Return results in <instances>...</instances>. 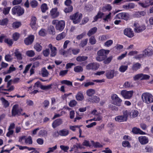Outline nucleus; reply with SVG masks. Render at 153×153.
Returning a JSON list of instances; mask_svg holds the SVG:
<instances>
[{
	"instance_id": "nucleus-1",
	"label": "nucleus",
	"mask_w": 153,
	"mask_h": 153,
	"mask_svg": "<svg viewBox=\"0 0 153 153\" xmlns=\"http://www.w3.org/2000/svg\"><path fill=\"white\" fill-rule=\"evenodd\" d=\"M52 23L55 25L56 30L60 32L63 30L65 26V22L64 20H54L52 21Z\"/></svg>"
},
{
	"instance_id": "nucleus-2",
	"label": "nucleus",
	"mask_w": 153,
	"mask_h": 153,
	"mask_svg": "<svg viewBox=\"0 0 153 153\" xmlns=\"http://www.w3.org/2000/svg\"><path fill=\"white\" fill-rule=\"evenodd\" d=\"M11 10L12 14L17 16L22 15L25 12L24 9L19 5H17L13 7Z\"/></svg>"
},
{
	"instance_id": "nucleus-3",
	"label": "nucleus",
	"mask_w": 153,
	"mask_h": 153,
	"mask_svg": "<svg viewBox=\"0 0 153 153\" xmlns=\"http://www.w3.org/2000/svg\"><path fill=\"white\" fill-rule=\"evenodd\" d=\"M23 110L21 108H19V105L17 104L14 105L11 110V115L12 117L19 116L21 115V112Z\"/></svg>"
},
{
	"instance_id": "nucleus-4",
	"label": "nucleus",
	"mask_w": 153,
	"mask_h": 153,
	"mask_svg": "<svg viewBox=\"0 0 153 153\" xmlns=\"http://www.w3.org/2000/svg\"><path fill=\"white\" fill-rule=\"evenodd\" d=\"M153 96L149 93H144L141 95V98L143 102L147 104L152 102Z\"/></svg>"
},
{
	"instance_id": "nucleus-5",
	"label": "nucleus",
	"mask_w": 153,
	"mask_h": 153,
	"mask_svg": "<svg viewBox=\"0 0 153 153\" xmlns=\"http://www.w3.org/2000/svg\"><path fill=\"white\" fill-rule=\"evenodd\" d=\"M129 115V113L127 110L123 111V115L117 116L115 118V120L116 121L119 122H121L126 121Z\"/></svg>"
},
{
	"instance_id": "nucleus-6",
	"label": "nucleus",
	"mask_w": 153,
	"mask_h": 153,
	"mask_svg": "<svg viewBox=\"0 0 153 153\" xmlns=\"http://www.w3.org/2000/svg\"><path fill=\"white\" fill-rule=\"evenodd\" d=\"M113 101V103L114 105L120 106L121 105L122 100L120 99L116 94H113L111 96Z\"/></svg>"
},
{
	"instance_id": "nucleus-7",
	"label": "nucleus",
	"mask_w": 153,
	"mask_h": 153,
	"mask_svg": "<svg viewBox=\"0 0 153 153\" xmlns=\"http://www.w3.org/2000/svg\"><path fill=\"white\" fill-rule=\"evenodd\" d=\"M134 91H127L126 90H122L121 92V94L125 99H129L131 97Z\"/></svg>"
},
{
	"instance_id": "nucleus-8",
	"label": "nucleus",
	"mask_w": 153,
	"mask_h": 153,
	"mask_svg": "<svg viewBox=\"0 0 153 153\" xmlns=\"http://www.w3.org/2000/svg\"><path fill=\"white\" fill-rule=\"evenodd\" d=\"M129 16V15L128 13H122L116 15L115 18V19H122L127 21L128 19Z\"/></svg>"
},
{
	"instance_id": "nucleus-9",
	"label": "nucleus",
	"mask_w": 153,
	"mask_h": 153,
	"mask_svg": "<svg viewBox=\"0 0 153 153\" xmlns=\"http://www.w3.org/2000/svg\"><path fill=\"white\" fill-rule=\"evenodd\" d=\"M34 39V36L33 35H30L25 39L24 43L27 45H31L33 43Z\"/></svg>"
},
{
	"instance_id": "nucleus-10",
	"label": "nucleus",
	"mask_w": 153,
	"mask_h": 153,
	"mask_svg": "<svg viewBox=\"0 0 153 153\" xmlns=\"http://www.w3.org/2000/svg\"><path fill=\"white\" fill-rule=\"evenodd\" d=\"M124 34L129 38H132L134 36V33L130 28H127L124 30Z\"/></svg>"
},
{
	"instance_id": "nucleus-11",
	"label": "nucleus",
	"mask_w": 153,
	"mask_h": 153,
	"mask_svg": "<svg viewBox=\"0 0 153 153\" xmlns=\"http://www.w3.org/2000/svg\"><path fill=\"white\" fill-rule=\"evenodd\" d=\"M48 47L50 48L51 51L50 56L51 57L55 56L57 53V49L55 47L53 46L51 44L49 45Z\"/></svg>"
},
{
	"instance_id": "nucleus-12",
	"label": "nucleus",
	"mask_w": 153,
	"mask_h": 153,
	"mask_svg": "<svg viewBox=\"0 0 153 153\" xmlns=\"http://www.w3.org/2000/svg\"><path fill=\"white\" fill-rule=\"evenodd\" d=\"M143 53L144 57L151 56L153 54V50L152 48H147L143 51Z\"/></svg>"
},
{
	"instance_id": "nucleus-13",
	"label": "nucleus",
	"mask_w": 153,
	"mask_h": 153,
	"mask_svg": "<svg viewBox=\"0 0 153 153\" xmlns=\"http://www.w3.org/2000/svg\"><path fill=\"white\" fill-rule=\"evenodd\" d=\"M50 14L53 18H55L58 16L59 13L57 11V8L56 7L52 8L50 11Z\"/></svg>"
},
{
	"instance_id": "nucleus-14",
	"label": "nucleus",
	"mask_w": 153,
	"mask_h": 153,
	"mask_svg": "<svg viewBox=\"0 0 153 153\" xmlns=\"http://www.w3.org/2000/svg\"><path fill=\"white\" fill-rule=\"evenodd\" d=\"M141 64L139 62H134L133 63L131 69L133 71H136L140 69L141 67Z\"/></svg>"
},
{
	"instance_id": "nucleus-15",
	"label": "nucleus",
	"mask_w": 153,
	"mask_h": 153,
	"mask_svg": "<svg viewBox=\"0 0 153 153\" xmlns=\"http://www.w3.org/2000/svg\"><path fill=\"white\" fill-rule=\"evenodd\" d=\"M62 123V119L60 118L57 119L55 120L52 124V127L53 128H55L61 125Z\"/></svg>"
},
{
	"instance_id": "nucleus-16",
	"label": "nucleus",
	"mask_w": 153,
	"mask_h": 153,
	"mask_svg": "<svg viewBox=\"0 0 153 153\" xmlns=\"http://www.w3.org/2000/svg\"><path fill=\"white\" fill-rule=\"evenodd\" d=\"M138 140L142 145H144L148 143L149 139L147 137L145 136H141L138 137Z\"/></svg>"
},
{
	"instance_id": "nucleus-17",
	"label": "nucleus",
	"mask_w": 153,
	"mask_h": 153,
	"mask_svg": "<svg viewBox=\"0 0 153 153\" xmlns=\"http://www.w3.org/2000/svg\"><path fill=\"white\" fill-rule=\"evenodd\" d=\"M109 50H105L104 49H102L97 51V56H105L106 57H107L106 55L108 54L109 53Z\"/></svg>"
},
{
	"instance_id": "nucleus-18",
	"label": "nucleus",
	"mask_w": 153,
	"mask_h": 153,
	"mask_svg": "<svg viewBox=\"0 0 153 153\" xmlns=\"http://www.w3.org/2000/svg\"><path fill=\"white\" fill-rule=\"evenodd\" d=\"M36 20L37 19L36 17L34 16H32L31 19L30 25L31 28L33 30H35L36 29Z\"/></svg>"
},
{
	"instance_id": "nucleus-19",
	"label": "nucleus",
	"mask_w": 153,
	"mask_h": 153,
	"mask_svg": "<svg viewBox=\"0 0 153 153\" xmlns=\"http://www.w3.org/2000/svg\"><path fill=\"white\" fill-rule=\"evenodd\" d=\"M86 68L88 70H96L98 68V66L95 63H91L86 66Z\"/></svg>"
},
{
	"instance_id": "nucleus-20",
	"label": "nucleus",
	"mask_w": 153,
	"mask_h": 153,
	"mask_svg": "<svg viewBox=\"0 0 153 153\" xmlns=\"http://www.w3.org/2000/svg\"><path fill=\"white\" fill-rule=\"evenodd\" d=\"M114 71L113 70H110L106 71V77L109 79L112 78L114 76Z\"/></svg>"
},
{
	"instance_id": "nucleus-21",
	"label": "nucleus",
	"mask_w": 153,
	"mask_h": 153,
	"mask_svg": "<svg viewBox=\"0 0 153 153\" xmlns=\"http://www.w3.org/2000/svg\"><path fill=\"white\" fill-rule=\"evenodd\" d=\"M146 14V13L144 11H138L135 13L134 16L135 17L139 18L144 16Z\"/></svg>"
},
{
	"instance_id": "nucleus-22",
	"label": "nucleus",
	"mask_w": 153,
	"mask_h": 153,
	"mask_svg": "<svg viewBox=\"0 0 153 153\" xmlns=\"http://www.w3.org/2000/svg\"><path fill=\"white\" fill-rule=\"evenodd\" d=\"M66 33L63 32L58 34L56 37V39L59 41L64 39L66 36Z\"/></svg>"
},
{
	"instance_id": "nucleus-23",
	"label": "nucleus",
	"mask_w": 153,
	"mask_h": 153,
	"mask_svg": "<svg viewBox=\"0 0 153 153\" xmlns=\"http://www.w3.org/2000/svg\"><path fill=\"white\" fill-rule=\"evenodd\" d=\"M100 99L99 97L97 96H94L91 98H89L88 100V101L92 102L98 103L100 101Z\"/></svg>"
},
{
	"instance_id": "nucleus-24",
	"label": "nucleus",
	"mask_w": 153,
	"mask_h": 153,
	"mask_svg": "<svg viewBox=\"0 0 153 153\" xmlns=\"http://www.w3.org/2000/svg\"><path fill=\"white\" fill-rule=\"evenodd\" d=\"M132 132L135 134H144L145 133L141 131L140 129L136 128H134L132 130Z\"/></svg>"
},
{
	"instance_id": "nucleus-25",
	"label": "nucleus",
	"mask_w": 153,
	"mask_h": 153,
	"mask_svg": "<svg viewBox=\"0 0 153 153\" xmlns=\"http://www.w3.org/2000/svg\"><path fill=\"white\" fill-rule=\"evenodd\" d=\"M104 15V13L101 12H99L97 15H96L94 18V20L93 21V22L97 21L99 19L101 18Z\"/></svg>"
},
{
	"instance_id": "nucleus-26",
	"label": "nucleus",
	"mask_w": 153,
	"mask_h": 153,
	"mask_svg": "<svg viewBox=\"0 0 153 153\" xmlns=\"http://www.w3.org/2000/svg\"><path fill=\"white\" fill-rule=\"evenodd\" d=\"M4 42L9 46H12L13 44V39L8 38H6L4 39Z\"/></svg>"
},
{
	"instance_id": "nucleus-27",
	"label": "nucleus",
	"mask_w": 153,
	"mask_h": 153,
	"mask_svg": "<svg viewBox=\"0 0 153 153\" xmlns=\"http://www.w3.org/2000/svg\"><path fill=\"white\" fill-rule=\"evenodd\" d=\"M9 20L7 18H5L1 20L0 19V25L6 26L8 24Z\"/></svg>"
},
{
	"instance_id": "nucleus-28",
	"label": "nucleus",
	"mask_w": 153,
	"mask_h": 153,
	"mask_svg": "<svg viewBox=\"0 0 153 153\" xmlns=\"http://www.w3.org/2000/svg\"><path fill=\"white\" fill-rule=\"evenodd\" d=\"M97 28L96 27H94L88 31L87 35L89 36H90L94 34L97 32Z\"/></svg>"
},
{
	"instance_id": "nucleus-29",
	"label": "nucleus",
	"mask_w": 153,
	"mask_h": 153,
	"mask_svg": "<svg viewBox=\"0 0 153 153\" xmlns=\"http://www.w3.org/2000/svg\"><path fill=\"white\" fill-rule=\"evenodd\" d=\"M47 131L45 130L42 129L39 131L38 135L42 137H46L47 136Z\"/></svg>"
},
{
	"instance_id": "nucleus-30",
	"label": "nucleus",
	"mask_w": 153,
	"mask_h": 153,
	"mask_svg": "<svg viewBox=\"0 0 153 153\" xmlns=\"http://www.w3.org/2000/svg\"><path fill=\"white\" fill-rule=\"evenodd\" d=\"M68 134V131L65 129L59 131V134L61 136H66Z\"/></svg>"
},
{
	"instance_id": "nucleus-31",
	"label": "nucleus",
	"mask_w": 153,
	"mask_h": 153,
	"mask_svg": "<svg viewBox=\"0 0 153 153\" xmlns=\"http://www.w3.org/2000/svg\"><path fill=\"white\" fill-rule=\"evenodd\" d=\"M1 100L4 107L7 108L9 106V103L8 101L5 100L4 98V97H1Z\"/></svg>"
},
{
	"instance_id": "nucleus-32",
	"label": "nucleus",
	"mask_w": 153,
	"mask_h": 153,
	"mask_svg": "<svg viewBox=\"0 0 153 153\" xmlns=\"http://www.w3.org/2000/svg\"><path fill=\"white\" fill-rule=\"evenodd\" d=\"M146 28L145 25H142L139 27L135 28V31L137 33H140L144 30Z\"/></svg>"
},
{
	"instance_id": "nucleus-33",
	"label": "nucleus",
	"mask_w": 153,
	"mask_h": 153,
	"mask_svg": "<svg viewBox=\"0 0 153 153\" xmlns=\"http://www.w3.org/2000/svg\"><path fill=\"white\" fill-rule=\"evenodd\" d=\"M49 75V73L45 68H43L42 69V76L43 77H47Z\"/></svg>"
},
{
	"instance_id": "nucleus-34",
	"label": "nucleus",
	"mask_w": 153,
	"mask_h": 153,
	"mask_svg": "<svg viewBox=\"0 0 153 153\" xmlns=\"http://www.w3.org/2000/svg\"><path fill=\"white\" fill-rule=\"evenodd\" d=\"M70 18L71 20L73 21L74 24H76V12L74 13V14L71 15L70 16Z\"/></svg>"
},
{
	"instance_id": "nucleus-35",
	"label": "nucleus",
	"mask_w": 153,
	"mask_h": 153,
	"mask_svg": "<svg viewBox=\"0 0 153 153\" xmlns=\"http://www.w3.org/2000/svg\"><path fill=\"white\" fill-rule=\"evenodd\" d=\"M25 143L26 144H32L33 143L32 138L30 136H28L27 138H25Z\"/></svg>"
},
{
	"instance_id": "nucleus-36",
	"label": "nucleus",
	"mask_w": 153,
	"mask_h": 153,
	"mask_svg": "<svg viewBox=\"0 0 153 153\" xmlns=\"http://www.w3.org/2000/svg\"><path fill=\"white\" fill-rule=\"evenodd\" d=\"M22 25L21 23L19 22H15L13 23L12 27L14 29L18 28Z\"/></svg>"
},
{
	"instance_id": "nucleus-37",
	"label": "nucleus",
	"mask_w": 153,
	"mask_h": 153,
	"mask_svg": "<svg viewBox=\"0 0 153 153\" xmlns=\"http://www.w3.org/2000/svg\"><path fill=\"white\" fill-rule=\"evenodd\" d=\"M34 48L37 52H39L41 51L42 47L38 43H36L34 45Z\"/></svg>"
},
{
	"instance_id": "nucleus-38",
	"label": "nucleus",
	"mask_w": 153,
	"mask_h": 153,
	"mask_svg": "<svg viewBox=\"0 0 153 153\" xmlns=\"http://www.w3.org/2000/svg\"><path fill=\"white\" fill-rule=\"evenodd\" d=\"M77 100L78 101H82L84 99V96L82 93L79 92L77 94Z\"/></svg>"
},
{
	"instance_id": "nucleus-39",
	"label": "nucleus",
	"mask_w": 153,
	"mask_h": 153,
	"mask_svg": "<svg viewBox=\"0 0 153 153\" xmlns=\"http://www.w3.org/2000/svg\"><path fill=\"white\" fill-rule=\"evenodd\" d=\"M84 9L87 12H90L93 10V6L91 4H88L85 5Z\"/></svg>"
},
{
	"instance_id": "nucleus-40",
	"label": "nucleus",
	"mask_w": 153,
	"mask_h": 153,
	"mask_svg": "<svg viewBox=\"0 0 153 153\" xmlns=\"http://www.w3.org/2000/svg\"><path fill=\"white\" fill-rule=\"evenodd\" d=\"M41 9L42 13H45L48 9L47 4L45 3L43 4L41 6Z\"/></svg>"
},
{
	"instance_id": "nucleus-41",
	"label": "nucleus",
	"mask_w": 153,
	"mask_h": 153,
	"mask_svg": "<svg viewBox=\"0 0 153 153\" xmlns=\"http://www.w3.org/2000/svg\"><path fill=\"white\" fill-rule=\"evenodd\" d=\"M26 54L27 56L30 57H33L35 55V52L33 50H28L27 51Z\"/></svg>"
},
{
	"instance_id": "nucleus-42",
	"label": "nucleus",
	"mask_w": 153,
	"mask_h": 153,
	"mask_svg": "<svg viewBox=\"0 0 153 153\" xmlns=\"http://www.w3.org/2000/svg\"><path fill=\"white\" fill-rule=\"evenodd\" d=\"M95 93V91L92 89H90L86 91V94L89 96H91Z\"/></svg>"
},
{
	"instance_id": "nucleus-43",
	"label": "nucleus",
	"mask_w": 153,
	"mask_h": 153,
	"mask_svg": "<svg viewBox=\"0 0 153 153\" xmlns=\"http://www.w3.org/2000/svg\"><path fill=\"white\" fill-rule=\"evenodd\" d=\"M15 56L18 60H20L22 59V54L19 53L18 51H16L14 52Z\"/></svg>"
},
{
	"instance_id": "nucleus-44",
	"label": "nucleus",
	"mask_w": 153,
	"mask_h": 153,
	"mask_svg": "<svg viewBox=\"0 0 153 153\" xmlns=\"http://www.w3.org/2000/svg\"><path fill=\"white\" fill-rule=\"evenodd\" d=\"M39 34L42 36H44L46 34V30L44 28H42L39 32Z\"/></svg>"
},
{
	"instance_id": "nucleus-45",
	"label": "nucleus",
	"mask_w": 153,
	"mask_h": 153,
	"mask_svg": "<svg viewBox=\"0 0 153 153\" xmlns=\"http://www.w3.org/2000/svg\"><path fill=\"white\" fill-rule=\"evenodd\" d=\"M88 57L86 56H79L77 57V61L82 62L87 60Z\"/></svg>"
},
{
	"instance_id": "nucleus-46",
	"label": "nucleus",
	"mask_w": 153,
	"mask_h": 153,
	"mask_svg": "<svg viewBox=\"0 0 153 153\" xmlns=\"http://www.w3.org/2000/svg\"><path fill=\"white\" fill-rule=\"evenodd\" d=\"M52 85L50 84L47 85H41L40 86V88L43 90H49L51 88Z\"/></svg>"
},
{
	"instance_id": "nucleus-47",
	"label": "nucleus",
	"mask_w": 153,
	"mask_h": 153,
	"mask_svg": "<svg viewBox=\"0 0 153 153\" xmlns=\"http://www.w3.org/2000/svg\"><path fill=\"white\" fill-rule=\"evenodd\" d=\"M31 6L33 8H36L38 5V2L36 0H32L31 1L30 3Z\"/></svg>"
},
{
	"instance_id": "nucleus-48",
	"label": "nucleus",
	"mask_w": 153,
	"mask_h": 153,
	"mask_svg": "<svg viewBox=\"0 0 153 153\" xmlns=\"http://www.w3.org/2000/svg\"><path fill=\"white\" fill-rule=\"evenodd\" d=\"M73 10V7L72 6H68L64 10V11L66 13H69L72 11Z\"/></svg>"
},
{
	"instance_id": "nucleus-49",
	"label": "nucleus",
	"mask_w": 153,
	"mask_h": 153,
	"mask_svg": "<svg viewBox=\"0 0 153 153\" xmlns=\"http://www.w3.org/2000/svg\"><path fill=\"white\" fill-rule=\"evenodd\" d=\"M61 82L62 84H65L68 86L72 85V83L71 82L66 80H63Z\"/></svg>"
},
{
	"instance_id": "nucleus-50",
	"label": "nucleus",
	"mask_w": 153,
	"mask_h": 153,
	"mask_svg": "<svg viewBox=\"0 0 153 153\" xmlns=\"http://www.w3.org/2000/svg\"><path fill=\"white\" fill-rule=\"evenodd\" d=\"M10 9V7H7L4 8L3 10V13L4 15H7L9 13Z\"/></svg>"
},
{
	"instance_id": "nucleus-51",
	"label": "nucleus",
	"mask_w": 153,
	"mask_h": 153,
	"mask_svg": "<svg viewBox=\"0 0 153 153\" xmlns=\"http://www.w3.org/2000/svg\"><path fill=\"white\" fill-rule=\"evenodd\" d=\"M49 31L50 34L54 35L55 34L54 28L53 26L51 25L49 27Z\"/></svg>"
},
{
	"instance_id": "nucleus-52",
	"label": "nucleus",
	"mask_w": 153,
	"mask_h": 153,
	"mask_svg": "<svg viewBox=\"0 0 153 153\" xmlns=\"http://www.w3.org/2000/svg\"><path fill=\"white\" fill-rule=\"evenodd\" d=\"M20 36L19 33H15L13 35V38L15 41H17L19 39Z\"/></svg>"
},
{
	"instance_id": "nucleus-53",
	"label": "nucleus",
	"mask_w": 153,
	"mask_h": 153,
	"mask_svg": "<svg viewBox=\"0 0 153 153\" xmlns=\"http://www.w3.org/2000/svg\"><path fill=\"white\" fill-rule=\"evenodd\" d=\"M13 65H11V66L9 67L8 70L7 71V74H10L16 70V68L14 67H13Z\"/></svg>"
},
{
	"instance_id": "nucleus-54",
	"label": "nucleus",
	"mask_w": 153,
	"mask_h": 153,
	"mask_svg": "<svg viewBox=\"0 0 153 153\" xmlns=\"http://www.w3.org/2000/svg\"><path fill=\"white\" fill-rule=\"evenodd\" d=\"M89 43L91 45L95 44L96 42V39L94 36H91L89 39Z\"/></svg>"
},
{
	"instance_id": "nucleus-55",
	"label": "nucleus",
	"mask_w": 153,
	"mask_h": 153,
	"mask_svg": "<svg viewBox=\"0 0 153 153\" xmlns=\"http://www.w3.org/2000/svg\"><path fill=\"white\" fill-rule=\"evenodd\" d=\"M111 6L109 4H107L102 8V10L104 11H105L106 10L110 11L111 9Z\"/></svg>"
},
{
	"instance_id": "nucleus-56",
	"label": "nucleus",
	"mask_w": 153,
	"mask_h": 153,
	"mask_svg": "<svg viewBox=\"0 0 153 153\" xmlns=\"http://www.w3.org/2000/svg\"><path fill=\"white\" fill-rule=\"evenodd\" d=\"M72 53L74 55H76V50L70 48L68 49V54H71Z\"/></svg>"
},
{
	"instance_id": "nucleus-57",
	"label": "nucleus",
	"mask_w": 153,
	"mask_h": 153,
	"mask_svg": "<svg viewBox=\"0 0 153 153\" xmlns=\"http://www.w3.org/2000/svg\"><path fill=\"white\" fill-rule=\"evenodd\" d=\"M42 53L45 56H48L50 53L49 49L48 48H46L45 50H44L42 51Z\"/></svg>"
},
{
	"instance_id": "nucleus-58",
	"label": "nucleus",
	"mask_w": 153,
	"mask_h": 153,
	"mask_svg": "<svg viewBox=\"0 0 153 153\" xmlns=\"http://www.w3.org/2000/svg\"><path fill=\"white\" fill-rule=\"evenodd\" d=\"M88 41V39H85L82 41L79 44V46L82 47H83L87 45Z\"/></svg>"
},
{
	"instance_id": "nucleus-59",
	"label": "nucleus",
	"mask_w": 153,
	"mask_h": 153,
	"mask_svg": "<svg viewBox=\"0 0 153 153\" xmlns=\"http://www.w3.org/2000/svg\"><path fill=\"white\" fill-rule=\"evenodd\" d=\"M112 58L113 56H110V57L104 60V63L105 64H108L112 60Z\"/></svg>"
},
{
	"instance_id": "nucleus-60",
	"label": "nucleus",
	"mask_w": 153,
	"mask_h": 153,
	"mask_svg": "<svg viewBox=\"0 0 153 153\" xmlns=\"http://www.w3.org/2000/svg\"><path fill=\"white\" fill-rule=\"evenodd\" d=\"M131 114L132 117L134 118L136 117L138 115V112L137 110H132L131 113Z\"/></svg>"
},
{
	"instance_id": "nucleus-61",
	"label": "nucleus",
	"mask_w": 153,
	"mask_h": 153,
	"mask_svg": "<svg viewBox=\"0 0 153 153\" xmlns=\"http://www.w3.org/2000/svg\"><path fill=\"white\" fill-rule=\"evenodd\" d=\"M49 104L50 103L49 101L46 100H45L42 103L43 106V107L45 108H47L49 105Z\"/></svg>"
},
{
	"instance_id": "nucleus-62",
	"label": "nucleus",
	"mask_w": 153,
	"mask_h": 153,
	"mask_svg": "<svg viewBox=\"0 0 153 153\" xmlns=\"http://www.w3.org/2000/svg\"><path fill=\"white\" fill-rule=\"evenodd\" d=\"M128 67L127 65H121L119 70L121 72H123L127 69Z\"/></svg>"
},
{
	"instance_id": "nucleus-63",
	"label": "nucleus",
	"mask_w": 153,
	"mask_h": 153,
	"mask_svg": "<svg viewBox=\"0 0 153 153\" xmlns=\"http://www.w3.org/2000/svg\"><path fill=\"white\" fill-rule=\"evenodd\" d=\"M105 56H97L96 57V60L99 62H101L103 60H104L106 58Z\"/></svg>"
},
{
	"instance_id": "nucleus-64",
	"label": "nucleus",
	"mask_w": 153,
	"mask_h": 153,
	"mask_svg": "<svg viewBox=\"0 0 153 153\" xmlns=\"http://www.w3.org/2000/svg\"><path fill=\"white\" fill-rule=\"evenodd\" d=\"M76 104V102L75 100H71L69 103V105L71 107H74Z\"/></svg>"
}]
</instances>
